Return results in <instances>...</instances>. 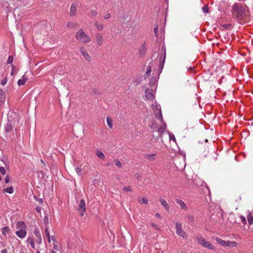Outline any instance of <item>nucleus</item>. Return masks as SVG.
I'll return each instance as SVG.
<instances>
[{
	"mask_svg": "<svg viewBox=\"0 0 253 253\" xmlns=\"http://www.w3.org/2000/svg\"><path fill=\"white\" fill-rule=\"evenodd\" d=\"M14 192V189L12 186L6 188L3 190V193H7L9 194H12Z\"/></svg>",
	"mask_w": 253,
	"mask_h": 253,
	"instance_id": "obj_23",
	"label": "nucleus"
},
{
	"mask_svg": "<svg viewBox=\"0 0 253 253\" xmlns=\"http://www.w3.org/2000/svg\"><path fill=\"white\" fill-rule=\"evenodd\" d=\"M146 50V43H145V42H144L141 45V46L139 50L138 54L140 57H144V56L145 54Z\"/></svg>",
	"mask_w": 253,
	"mask_h": 253,
	"instance_id": "obj_12",
	"label": "nucleus"
},
{
	"mask_svg": "<svg viewBox=\"0 0 253 253\" xmlns=\"http://www.w3.org/2000/svg\"><path fill=\"white\" fill-rule=\"evenodd\" d=\"M176 202L179 204L182 209L187 210V208L184 202L181 200L177 199L175 200Z\"/></svg>",
	"mask_w": 253,
	"mask_h": 253,
	"instance_id": "obj_18",
	"label": "nucleus"
},
{
	"mask_svg": "<svg viewBox=\"0 0 253 253\" xmlns=\"http://www.w3.org/2000/svg\"><path fill=\"white\" fill-rule=\"evenodd\" d=\"M205 141H206V142H208V140H207V139H206V140H205Z\"/></svg>",
	"mask_w": 253,
	"mask_h": 253,
	"instance_id": "obj_63",
	"label": "nucleus"
},
{
	"mask_svg": "<svg viewBox=\"0 0 253 253\" xmlns=\"http://www.w3.org/2000/svg\"><path fill=\"white\" fill-rule=\"evenodd\" d=\"M0 172L2 175H4L6 173V170L3 167H0Z\"/></svg>",
	"mask_w": 253,
	"mask_h": 253,
	"instance_id": "obj_37",
	"label": "nucleus"
},
{
	"mask_svg": "<svg viewBox=\"0 0 253 253\" xmlns=\"http://www.w3.org/2000/svg\"><path fill=\"white\" fill-rule=\"evenodd\" d=\"M79 50L81 53L83 55V56L87 61H89L91 60L90 56H89L87 51L84 47H80L79 48Z\"/></svg>",
	"mask_w": 253,
	"mask_h": 253,
	"instance_id": "obj_9",
	"label": "nucleus"
},
{
	"mask_svg": "<svg viewBox=\"0 0 253 253\" xmlns=\"http://www.w3.org/2000/svg\"><path fill=\"white\" fill-rule=\"evenodd\" d=\"M2 234L5 237L10 235V229L8 227H4L2 228Z\"/></svg>",
	"mask_w": 253,
	"mask_h": 253,
	"instance_id": "obj_16",
	"label": "nucleus"
},
{
	"mask_svg": "<svg viewBox=\"0 0 253 253\" xmlns=\"http://www.w3.org/2000/svg\"><path fill=\"white\" fill-rule=\"evenodd\" d=\"M95 39L98 45L100 46L103 44L104 39L101 33H97L95 35Z\"/></svg>",
	"mask_w": 253,
	"mask_h": 253,
	"instance_id": "obj_10",
	"label": "nucleus"
},
{
	"mask_svg": "<svg viewBox=\"0 0 253 253\" xmlns=\"http://www.w3.org/2000/svg\"><path fill=\"white\" fill-rule=\"evenodd\" d=\"M123 190L125 191H131L132 188L130 186H128L127 187H124Z\"/></svg>",
	"mask_w": 253,
	"mask_h": 253,
	"instance_id": "obj_40",
	"label": "nucleus"
},
{
	"mask_svg": "<svg viewBox=\"0 0 253 253\" xmlns=\"http://www.w3.org/2000/svg\"><path fill=\"white\" fill-rule=\"evenodd\" d=\"M155 215H156V217H157L161 218V215H160V214H159V213H156Z\"/></svg>",
	"mask_w": 253,
	"mask_h": 253,
	"instance_id": "obj_57",
	"label": "nucleus"
},
{
	"mask_svg": "<svg viewBox=\"0 0 253 253\" xmlns=\"http://www.w3.org/2000/svg\"><path fill=\"white\" fill-rule=\"evenodd\" d=\"M215 240L217 242V243H218L221 246L224 247H226V241L223 240L219 237H216Z\"/></svg>",
	"mask_w": 253,
	"mask_h": 253,
	"instance_id": "obj_21",
	"label": "nucleus"
},
{
	"mask_svg": "<svg viewBox=\"0 0 253 253\" xmlns=\"http://www.w3.org/2000/svg\"><path fill=\"white\" fill-rule=\"evenodd\" d=\"M55 252L58 251L59 250L58 246L56 244L53 245V250Z\"/></svg>",
	"mask_w": 253,
	"mask_h": 253,
	"instance_id": "obj_50",
	"label": "nucleus"
},
{
	"mask_svg": "<svg viewBox=\"0 0 253 253\" xmlns=\"http://www.w3.org/2000/svg\"><path fill=\"white\" fill-rule=\"evenodd\" d=\"M13 61V57L12 56H9L7 61V63L8 64H11V63H12Z\"/></svg>",
	"mask_w": 253,
	"mask_h": 253,
	"instance_id": "obj_36",
	"label": "nucleus"
},
{
	"mask_svg": "<svg viewBox=\"0 0 253 253\" xmlns=\"http://www.w3.org/2000/svg\"><path fill=\"white\" fill-rule=\"evenodd\" d=\"M89 12L92 16H96L97 14V12L95 10H91Z\"/></svg>",
	"mask_w": 253,
	"mask_h": 253,
	"instance_id": "obj_38",
	"label": "nucleus"
},
{
	"mask_svg": "<svg viewBox=\"0 0 253 253\" xmlns=\"http://www.w3.org/2000/svg\"><path fill=\"white\" fill-rule=\"evenodd\" d=\"M151 72V67L150 66H148L146 68V74H145L146 77H149Z\"/></svg>",
	"mask_w": 253,
	"mask_h": 253,
	"instance_id": "obj_32",
	"label": "nucleus"
},
{
	"mask_svg": "<svg viewBox=\"0 0 253 253\" xmlns=\"http://www.w3.org/2000/svg\"><path fill=\"white\" fill-rule=\"evenodd\" d=\"M157 124L156 123L152 122V125H151V128H153V129L157 128V131L163 132L164 131V129H165L166 124L164 123V128H163V127L157 128Z\"/></svg>",
	"mask_w": 253,
	"mask_h": 253,
	"instance_id": "obj_14",
	"label": "nucleus"
},
{
	"mask_svg": "<svg viewBox=\"0 0 253 253\" xmlns=\"http://www.w3.org/2000/svg\"><path fill=\"white\" fill-rule=\"evenodd\" d=\"M27 242L30 244H31V243L34 242L33 238L30 237L28 238Z\"/></svg>",
	"mask_w": 253,
	"mask_h": 253,
	"instance_id": "obj_46",
	"label": "nucleus"
},
{
	"mask_svg": "<svg viewBox=\"0 0 253 253\" xmlns=\"http://www.w3.org/2000/svg\"><path fill=\"white\" fill-rule=\"evenodd\" d=\"M51 239L52 241H55V238H54V236H53L51 237Z\"/></svg>",
	"mask_w": 253,
	"mask_h": 253,
	"instance_id": "obj_58",
	"label": "nucleus"
},
{
	"mask_svg": "<svg viewBox=\"0 0 253 253\" xmlns=\"http://www.w3.org/2000/svg\"><path fill=\"white\" fill-rule=\"evenodd\" d=\"M115 165L120 168H122L123 166L122 163L118 160L116 161Z\"/></svg>",
	"mask_w": 253,
	"mask_h": 253,
	"instance_id": "obj_39",
	"label": "nucleus"
},
{
	"mask_svg": "<svg viewBox=\"0 0 253 253\" xmlns=\"http://www.w3.org/2000/svg\"><path fill=\"white\" fill-rule=\"evenodd\" d=\"M152 108L155 112L156 111L157 112H159V111H162L161 107L160 105H158L157 104H153L152 106Z\"/></svg>",
	"mask_w": 253,
	"mask_h": 253,
	"instance_id": "obj_27",
	"label": "nucleus"
},
{
	"mask_svg": "<svg viewBox=\"0 0 253 253\" xmlns=\"http://www.w3.org/2000/svg\"><path fill=\"white\" fill-rule=\"evenodd\" d=\"M148 203V200L145 197H143L141 200H140L139 201V203L140 204H147Z\"/></svg>",
	"mask_w": 253,
	"mask_h": 253,
	"instance_id": "obj_31",
	"label": "nucleus"
},
{
	"mask_svg": "<svg viewBox=\"0 0 253 253\" xmlns=\"http://www.w3.org/2000/svg\"><path fill=\"white\" fill-rule=\"evenodd\" d=\"M248 223L250 225L253 224V215L250 213L247 216Z\"/></svg>",
	"mask_w": 253,
	"mask_h": 253,
	"instance_id": "obj_30",
	"label": "nucleus"
},
{
	"mask_svg": "<svg viewBox=\"0 0 253 253\" xmlns=\"http://www.w3.org/2000/svg\"><path fill=\"white\" fill-rule=\"evenodd\" d=\"M8 123L5 126L4 130L7 134L12 132L13 126L16 123H18L20 120L19 115L15 112H9L7 115Z\"/></svg>",
	"mask_w": 253,
	"mask_h": 253,
	"instance_id": "obj_1",
	"label": "nucleus"
},
{
	"mask_svg": "<svg viewBox=\"0 0 253 253\" xmlns=\"http://www.w3.org/2000/svg\"><path fill=\"white\" fill-rule=\"evenodd\" d=\"M232 13L239 20H242L246 16V8L242 3L236 2L232 6Z\"/></svg>",
	"mask_w": 253,
	"mask_h": 253,
	"instance_id": "obj_2",
	"label": "nucleus"
},
{
	"mask_svg": "<svg viewBox=\"0 0 253 253\" xmlns=\"http://www.w3.org/2000/svg\"><path fill=\"white\" fill-rule=\"evenodd\" d=\"M106 121H107V124L108 127L110 128H112L113 127L112 120L110 117H108L107 118Z\"/></svg>",
	"mask_w": 253,
	"mask_h": 253,
	"instance_id": "obj_28",
	"label": "nucleus"
},
{
	"mask_svg": "<svg viewBox=\"0 0 253 253\" xmlns=\"http://www.w3.org/2000/svg\"><path fill=\"white\" fill-rule=\"evenodd\" d=\"M45 234L46 235V236L48 238V242L49 243L50 242L51 240H50V234H49V232L48 230L47 227H46V228L45 229Z\"/></svg>",
	"mask_w": 253,
	"mask_h": 253,
	"instance_id": "obj_33",
	"label": "nucleus"
},
{
	"mask_svg": "<svg viewBox=\"0 0 253 253\" xmlns=\"http://www.w3.org/2000/svg\"><path fill=\"white\" fill-rule=\"evenodd\" d=\"M202 10L203 11H204V12L206 13H209V7L208 6V5H204L203 7H202Z\"/></svg>",
	"mask_w": 253,
	"mask_h": 253,
	"instance_id": "obj_35",
	"label": "nucleus"
},
{
	"mask_svg": "<svg viewBox=\"0 0 253 253\" xmlns=\"http://www.w3.org/2000/svg\"><path fill=\"white\" fill-rule=\"evenodd\" d=\"M111 15L110 13H107V14L105 15L104 16V18L105 19H109L110 18H111Z\"/></svg>",
	"mask_w": 253,
	"mask_h": 253,
	"instance_id": "obj_45",
	"label": "nucleus"
},
{
	"mask_svg": "<svg viewBox=\"0 0 253 253\" xmlns=\"http://www.w3.org/2000/svg\"><path fill=\"white\" fill-rule=\"evenodd\" d=\"M36 211L38 212H40L41 211V208L39 206H37L36 207Z\"/></svg>",
	"mask_w": 253,
	"mask_h": 253,
	"instance_id": "obj_53",
	"label": "nucleus"
},
{
	"mask_svg": "<svg viewBox=\"0 0 253 253\" xmlns=\"http://www.w3.org/2000/svg\"><path fill=\"white\" fill-rule=\"evenodd\" d=\"M37 253H40L39 252H37Z\"/></svg>",
	"mask_w": 253,
	"mask_h": 253,
	"instance_id": "obj_64",
	"label": "nucleus"
},
{
	"mask_svg": "<svg viewBox=\"0 0 253 253\" xmlns=\"http://www.w3.org/2000/svg\"><path fill=\"white\" fill-rule=\"evenodd\" d=\"M135 178H137V179H138V178H139L141 177V176H140V174H139V173H136L135 174Z\"/></svg>",
	"mask_w": 253,
	"mask_h": 253,
	"instance_id": "obj_52",
	"label": "nucleus"
},
{
	"mask_svg": "<svg viewBox=\"0 0 253 253\" xmlns=\"http://www.w3.org/2000/svg\"><path fill=\"white\" fill-rule=\"evenodd\" d=\"M158 26L157 25L154 29V32H155V36L156 37H158V35H157V32H158Z\"/></svg>",
	"mask_w": 253,
	"mask_h": 253,
	"instance_id": "obj_49",
	"label": "nucleus"
},
{
	"mask_svg": "<svg viewBox=\"0 0 253 253\" xmlns=\"http://www.w3.org/2000/svg\"><path fill=\"white\" fill-rule=\"evenodd\" d=\"M34 198L40 203V204H42L43 203V200L42 198H38L37 197L34 196Z\"/></svg>",
	"mask_w": 253,
	"mask_h": 253,
	"instance_id": "obj_43",
	"label": "nucleus"
},
{
	"mask_svg": "<svg viewBox=\"0 0 253 253\" xmlns=\"http://www.w3.org/2000/svg\"><path fill=\"white\" fill-rule=\"evenodd\" d=\"M151 225L153 227H154L155 229H157V230H159V227H158V226L154 222H152L151 223Z\"/></svg>",
	"mask_w": 253,
	"mask_h": 253,
	"instance_id": "obj_47",
	"label": "nucleus"
},
{
	"mask_svg": "<svg viewBox=\"0 0 253 253\" xmlns=\"http://www.w3.org/2000/svg\"><path fill=\"white\" fill-rule=\"evenodd\" d=\"M28 80V78L26 77L25 74L24 75L22 78V79H19L18 81L17 84L19 86L24 85Z\"/></svg>",
	"mask_w": 253,
	"mask_h": 253,
	"instance_id": "obj_17",
	"label": "nucleus"
},
{
	"mask_svg": "<svg viewBox=\"0 0 253 253\" xmlns=\"http://www.w3.org/2000/svg\"><path fill=\"white\" fill-rule=\"evenodd\" d=\"M76 38L82 43H87L90 42L89 37L86 35L83 29H80L76 34Z\"/></svg>",
	"mask_w": 253,
	"mask_h": 253,
	"instance_id": "obj_3",
	"label": "nucleus"
},
{
	"mask_svg": "<svg viewBox=\"0 0 253 253\" xmlns=\"http://www.w3.org/2000/svg\"><path fill=\"white\" fill-rule=\"evenodd\" d=\"M175 228L176 233L177 234H178L180 236L182 237L183 238L186 237V234L185 232L182 230V225L181 223H179L178 222L176 223Z\"/></svg>",
	"mask_w": 253,
	"mask_h": 253,
	"instance_id": "obj_7",
	"label": "nucleus"
},
{
	"mask_svg": "<svg viewBox=\"0 0 253 253\" xmlns=\"http://www.w3.org/2000/svg\"><path fill=\"white\" fill-rule=\"evenodd\" d=\"M94 25L99 31H101L103 29V25L102 24H99L98 21H95L94 22Z\"/></svg>",
	"mask_w": 253,
	"mask_h": 253,
	"instance_id": "obj_26",
	"label": "nucleus"
},
{
	"mask_svg": "<svg viewBox=\"0 0 253 253\" xmlns=\"http://www.w3.org/2000/svg\"><path fill=\"white\" fill-rule=\"evenodd\" d=\"M169 140H173L174 141H176L175 138L173 134H169Z\"/></svg>",
	"mask_w": 253,
	"mask_h": 253,
	"instance_id": "obj_48",
	"label": "nucleus"
},
{
	"mask_svg": "<svg viewBox=\"0 0 253 253\" xmlns=\"http://www.w3.org/2000/svg\"><path fill=\"white\" fill-rule=\"evenodd\" d=\"M38 239L37 240V242L38 243V244H41L42 243V238L41 237H39V238H37Z\"/></svg>",
	"mask_w": 253,
	"mask_h": 253,
	"instance_id": "obj_51",
	"label": "nucleus"
},
{
	"mask_svg": "<svg viewBox=\"0 0 253 253\" xmlns=\"http://www.w3.org/2000/svg\"><path fill=\"white\" fill-rule=\"evenodd\" d=\"M76 4L73 3L70 7V15L71 16H74L76 14Z\"/></svg>",
	"mask_w": 253,
	"mask_h": 253,
	"instance_id": "obj_15",
	"label": "nucleus"
},
{
	"mask_svg": "<svg viewBox=\"0 0 253 253\" xmlns=\"http://www.w3.org/2000/svg\"><path fill=\"white\" fill-rule=\"evenodd\" d=\"M67 26L70 29H73L74 28H76V27H79V25L78 24L74 23V22H68L67 24Z\"/></svg>",
	"mask_w": 253,
	"mask_h": 253,
	"instance_id": "obj_24",
	"label": "nucleus"
},
{
	"mask_svg": "<svg viewBox=\"0 0 253 253\" xmlns=\"http://www.w3.org/2000/svg\"><path fill=\"white\" fill-rule=\"evenodd\" d=\"M86 211L85 205L84 200L82 199L79 205V211L81 212V216H83Z\"/></svg>",
	"mask_w": 253,
	"mask_h": 253,
	"instance_id": "obj_8",
	"label": "nucleus"
},
{
	"mask_svg": "<svg viewBox=\"0 0 253 253\" xmlns=\"http://www.w3.org/2000/svg\"><path fill=\"white\" fill-rule=\"evenodd\" d=\"M154 91L152 89L147 88L145 90V96L148 99H152L154 97Z\"/></svg>",
	"mask_w": 253,
	"mask_h": 253,
	"instance_id": "obj_11",
	"label": "nucleus"
},
{
	"mask_svg": "<svg viewBox=\"0 0 253 253\" xmlns=\"http://www.w3.org/2000/svg\"><path fill=\"white\" fill-rule=\"evenodd\" d=\"M156 155L155 154H146L145 155V158L146 159L148 160L149 161H154L155 160V156Z\"/></svg>",
	"mask_w": 253,
	"mask_h": 253,
	"instance_id": "obj_22",
	"label": "nucleus"
},
{
	"mask_svg": "<svg viewBox=\"0 0 253 253\" xmlns=\"http://www.w3.org/2000/svg\"><path fill=\"white\" fill-rule=\"evenodd\" d=\"M153 84V81H152V80H151L150 82V84Z\"/></svg>",
	"mask_w": 253,
	"mask_h": 253,
	"instance_id": "obj_60",
	"label": "nucleus"
},
{
	"mask_svg": "<svg viewBox=\"0 0 253 253\" xmlns=\"http://www.w3.org/2000/svg\"><path fill=\"white\" fill-rule=\"evenodd\" d=\"M51 253H57L56 252H55V251L52 250V251H51Z\"/></svg>",
	"mask_w": 253,
	"mask_h": 253,
	"instance_id": "obj_59",
	"label": "nucleus"
},
{
	"mask_svg": "<svg viewBox=\"0 0 253 253\" xmlns=\"http://www.w3.org/2000/svg\"><path fill=\"white\" fill-rule=\"evenodd\" d=\"M41 162H42V163L44 164V162H43V161L42 160H41Z\"/></svg>",
	"mask_w": 253,
	"mask_h": 253,
	"instance_id": "obj_62",
	"label": "nucleus"
},
{
	"mask_svg": "<svg viewBox=\"0 0 253 253\" xmlns=\"http://www.w3.org/2000/svg\"><path fill=\"white\" fill-rule=\"evenodd\" d=\"M6 80H2V81H1V84L2 85H5V84H6Z\"/></svg>",
	"mask_w": 253,
	"mask_h": 253,
	"instance_id": "obj_54",
	"label": "nucleus"
},
{
	"mask_svg": "<svg viewBox=\"0 0 253 253\" xmlns=\"http://www.w3.org/2000/svg\"><path fill=\"white\" fill-rule=\"evenodd\" d=\"M160 202H161L162 205L164 207V208L167 211H169V205H168V204L167 203V201L163 199H161L160 200Z\"/></svg>",
	"mask_w": 253,
	"mask_h": 253,
	"instance_id": "obj_19",
	"label": "nucleus"
},
{
	"mask_svg": "<svg viewBox=\"0 0 253 253\" xmlns=\"http://www.w3.org/2000/svg\"><path fill=\"white\" fill-rule=\"evenodd\" d=\"M155 114L156 118L158 119H159L161 122H162V123L164 122L162 114V111H159V112H157L156 111H155Z\"/></svg>",
	"mask_w": 253,
	"mask_h": 253,
	"instance_id": "obj_25",
	"label": "nucleus"
},
{
	"mask_svg": "<svg viewBox=\"0 0 253 253\" xmlns=\"http://www.w3.org/2000/svg\"><path fill=\"white\" fill-rule=\"evenodd\" d=\"M96 155L100 159L103 160L105 158L104 154L100 151L97 150L96 151Z\"/></svg>",
	"mask_w": 253,
	"mask_h": 253,
	"instance_id": "obj_29",
	"label": "nucleus"
},
{
	"mask_svg": "<svg viewBox=\"0 0 253 253\" xmlns=\"http://www.w3.org/2000/svg\"><path fill=\"white\" fill-rule=\"evenodd\" d=\"M240 217V218L241 219V221H242V223L244 224H245L246 223V218L244 216H243V215H241Z\"/></svg>",
	"mask_w": 253,
	"mask_h": 253,
	"instance_id": "obj_42",
	"label": "nucleus"
},
{
	"mask_svg": "<svg viewBox=\"0 0 253 253\" xmlns=\"http://www.w3.org/2000/svg\"><path fill=\"white\" fill-rule=\"evenodd\" d=\"M9 181H10V177L9 175H7L5 176V179H4L5 183H9Z\"/></svg>",
	"mask_w": 253,
	"mask_h": 253,
	"instance_id": "obj_44",
	"label": "nucleus"
},
{
	"mask_svg": "<svg viewBox=\"0 0 253 253\" xmlns=\"http://www.w3.org/2000/svg\"><path fill=\"white\" fill-rule=\"evenodd\" d=\"M237 243L235 241H227L226 242V247H237Z\"/></svg>",
	"mask_w": 253,
	"mask_h": 253,
	"instance_id": "obj_20",
	"label": "nucleus"
},
{
	"mask_svg": "<svg viewBox=\"0 0 253 253\" xmlns=\"http://www.w3.org/2000/svg\"><path fill=\"white\" fill-rule=\"evenodd\" d=\"M1 253H7L6 249H3L1 251Z\"/></svg>",
	"mask_w": 253,
	"mask_h": 253,
	"instance_id": "obj_55",
	"label": "nucleus"
},
{
	"mask_svg": "<svg viewBox=\"0 0 253 253\" xmlns=\"http://www.w3.org/2000/svg\"><path fill=\"white\" fill-rule=\"evenodd\" d=\"M5 99V94L4 91L0 89V106H1L4 102Z\"/></svg>",
	"mask_w": 253,
	"mask_h": 253,
	"instance_id": "obj_13",
	"label": "nucleus"
},
{
	"mask_svg": "<svg viewBox=\"0 0 253 253\" xmlns=\"http://www.w3.org/2000/svg\"><path fill=\"white\" fill-rule=\"evenodd\" d=\"M166 56V48L164 44H163L161 48V54L160 55V64H159V69L160 70V72L162 70Z\"/></svg>",
	"mask_w": 253,
	"mask_h": 253,
	"instance_id": "obj_5",
	"label": "nucleus"
},
{
	"mask_svg": "<svg viewBox=\"0 0 253 253\" xmlns=\"http://www.w3.org/2000/svg\"><path fill=\"white\" fill-rule=\"evenodd\" d=\"M30 245L31 246V247L33 248H35V243L34 242L33 243H31L30 244Z\"/></svg>",
	"mask_w": 253,
	"mask_h": 253,
	"instance_id": "obj_56",
	"label": "nucleus"
},
{
	"mask_svg": "<svg viewBox=\"0 0 253 253\" xmlns=\"http://www.w3.org/2000/svg\"><path fill=\"white\" fill-rule=\"evenodd\" d=\"M75 170H76V172H77V173L78 175H81L82 172V170L80 168H76Z\"/></svg>",
	"mask_w": 253,
	"mask_h": 253,
	"instance_id": "obj_41",
	"label": "nucleus"
},
{
	"mask_svg": "<svg viewBox=\"0 0 253 253\" xmlns=\"http://www.w3.org/2000/svg\"><path fill=\"white\" fill-rule=\"evenodd\" d=\"M25 224L23 221H19L17 222V228H20L16 232V234L20 238H23L26 235V231L25 230Z\"/></svg>",
	"mask_w": 253,
	"mask_h": 253,
	"instance_id": "obj_4",
	"label": "nucleus"
},
{
	"mask_svg": "<svg viewBox=\"0 0 253 253\" xmlns=\"http://www.w3.org/2000/svg\"><path fill=\"white\" fill-rule=\"evenodd\" d=\"M11 75H13V71H12V72H11Z\"/></svg>",
	"mask_w": 253,
	"mask_h": 253,
	"instance_id": "obj_61",
	"label": "nucleus"
},
{
	"mask_svg": "<svg viewBox=\"0 0 253 253\" xmlns=\"http://www.w3.org/2000/svg\"><path fill=\"white\" fill-rule=\"evenodd\" d=\"M197 242L198 244L202 245L205 248H208L209 249L212 250L213 249V246L211 244L210 242L206 241L202 237H199L197 238Z\"/></svg>",
	"mask_w": 253,
	"mask_h": 253,
	"instance_id": "obj_6",
	"label": "nucleus"
},
{
	"mask_svg": "<svg viewBox=\"0 0 253 253\" xmlns=\"http://www.w3.org/2000/svg\"><path fill=\"white\" fill-rule=\"evenodd\" d=\"M34 234L37 237V238H39V237H41V234L40 233V231L36 229L35 230V231L34 232Z\"/></svg>",
	"mask_w": 253,
	"mask_h": 253,
	"instance_id": "obj_34",
	"label": "nucleus"
}]
</instances>
